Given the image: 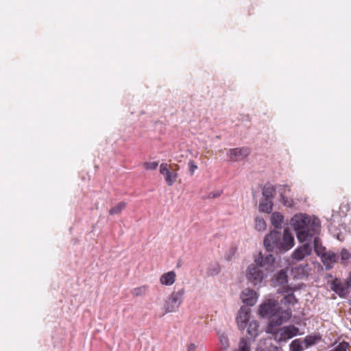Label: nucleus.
I'll list each match as a JSON object with an SVG mask.
<instances>
[{"label": "nucleus", "mask_w": 351, "mask_h": 351, "mask_svg": "<svg viewBox=\"0 0 351 351\" xmlns=\"http://www.w3.org/2000/svg\"><path fill=\"white\" fill-rule=\"evenodd\" d=\"M246 278L249 282L254 286H256L262 282L264 274L261 267L256 264H251L247 269Z\"/></svg>", "instance_id": "423d86ee"}, {"label": "nucleus", "mask_w": 351, "mask_h": 351, "mask_svg": "<svg viewBox=\"0 0 351 351\" xmlns=\"http://www.w3.org/2000/svg\"><path fill=\"white\" fill-rule=\"evenodd\" d=\"M252 343V341L247 338L242 337L239 342L238 348L234 351H251Z\"/></svg>", "instance_id": "b1692460"}, {"label": "nucleus", "mask_w": 351, "mask_h": 351, "mask_svg": "<svg viewBox=\"0 0 351 351\" xmlns=\"http://www.w3.org/2000/svg\"><path fill=\"white\" fill-rule=\"evenodd\" d=\"M184 293L185 290L184 288H182L178 291L173 292L169 295L165 304L166 313L176 312L178 310L183 300Z\"/></svg>", "instance_id": "39448f33"}, {"label": "nucleus", "mask_w": 351, "mask_h": 351, "mask_svg": "<svg viewBox=\"0 0 351 351\" xmlns=\"http://www.w3.org/2000/svg\"><path fill=\"white\" fill-rule=\"evenodd\" d=\"M176 280V273L173 271H168L163 274L160 278L161 284L170 286L174 283Z\"/></svg>", "instance_id": "412c9836"}, {"label": "nucleus", "mask_w": 351, "mask_h": 351, "mask_svg": "<svg viewBox=\"0 0 351 351\" xmlns=\"http://www.w3.org/2000/svg\"><path fill=\"white\" fill-rule=\"evenodd\" d=\"M340 213H341L343 215H346V213L350 210V206L348 203L341 204L339 206Z\"/></svg>", "instance_id": "e433bc0d"}, {"label": "nucleus", "mask_w": 351, "mask_h": 351, "mask_svg": "<svg viewBox=\"0 0 351 351\" xmlns=\"http://www.w3.org/2000/svg\"><path fill=\"white\" fill-rule=\"evenodd\" d=\"M280 196L281 198L282 203L285 206H286L287 208H294L295 202L293 199L286 197L283 194V193L280 191Z\"/></svg>", "instance_id": "cd10ccee"}, {"label": "nucleus", "mask_w": 351, "mask_h": 351, "mask_svg": "<svg viewBox=\"0 0 351 351\" xmlns=\"http://www.w3.org/2000/svg\"><path fill=\"white\" fill-rule=\"evenodd\" d=\"M312 252L311 246L308 243L297 247L291 254V258L297 261L302 260L306 256L310 255Z\"/></svg>", "instance_id": "f8f14e48"}, {"label": "nucleus", "mask_w": 351, "mask_h": 351, "mask_svg": "<svg viewBox=\"0 0 351 351\" xmlns=\"http://www.w3.org/2000/svg\"><path fill=\"white\" fill-rule=\"evenodd\" d=\"M127 203L125 202H121L112 207L109 210V214L111 215H117L122 212L126 207Z\"/></svg>", "instance_id": "a878e982"}, {"label": "nucleus", "mask_w": 351, "mask_h": 351, "mask_svg": "<svg viewBox=\"0 0 351 351\" xmlns=\"http://www.w3.org/2000/svg\"><path fill=\"white\" fill-rule=\"evenodd\" d=\"M266 228V223L263 218H256L255 221V228L261 231L265 230Z\"/></svg>", "instance_id": "2f4dec72"}, {"label": "nucleus", "mask_w": 351, "mask_h": 351, "mask_svg": "<svg viewBox=\"0 0 351 351\" xmlns=\"http://www.w3.org/2000/svg\"><path fill=\"white\" fill-rule=\"evenodd\" d=\"M221 271V268L219 264L216 263L209 266L208 273L210 276H216Z\"/></svg>", "instance_id": "c756f323"}, {"label": "nucleus", "mask_w": 351, "mask_h": 351, "mask_svg": "<svg viewBox=\"0 0 351 351\" xmlns=\"http://www.w3.org/2000/svg\"><path fill=\"white\" fill-rule=\"evenodd\" d=\"M259 327V324L257 321L250 322L248 324L247 333L250 335L249 338H247L248 340L251 341H254L255 338L258 336V329Z\"/></svg>", "instance_id": "6ab92c4d"}, {"label": "nucleus", "mask_w": 351, "mask_h": 351, "mask_svg": "<svg viewBox=\"0 0 351 351\" xmlns=\"http://www.w3.org/2000/svg\"><path fill=\"white\" fill-rule=\"evenodd\" d=\"M281 302L285 304H292L294 305L295 304L298 302V300L296 298L295 295L293 292L291 293H289L286 295L281 300Z\"/></svg>", "instance_id": "bb28decb"}, {"label": "nucleus", "mask_w": 351, "mask_h": 351, "mask_svg": "<svg viewBox=\"0 0 351 351\" xmlns=\"http://www.w3.org/2000/svg\"><path fill=\"white\" fill-rule=\"evenodd\" d=\"M271 282L275 287L288 283V275L285 269L278 271L273 276Z\"/></svg>", "instance_id": "dca6fc26"}, {"label": "nucleus", "mask_w": 351, "mask_h": 351, "mask_svg": "<svg viewBox=\"0 0 351 351\" xmlns=\"http://www.w3.org/2000/svg\"><path fill=\"white\" fill-rule=\"evenodd\" d=\"M280 317H282L284 322H287L290 319L291 317V309H287V310H282L281 308V311L280 312Z\"/></svg>", "instance_id": "473e14b6"}, {"label": "nucleus", "mask_w": 351, "mask_h": 351, "mask_svg": "<svg viewBox=\"0 0 351 351\" xmlns=\"http://www.w3.org/2000/svg\"><path fill=\"white\" fill-rule=\"evenodd\" d=\"M282 317H280V313L276 315H273L269 318V322L266 327V332L271 335H276L279 332L278 326H281L284 323Z\"/></svg>", "instance_id": "6e6552de"}, {"label": "nucleus", "mask_w": 351, "mask_h": 351, "mask_svg": "<svg viewBox=\"0 0 351 351\" xmlns=\"http://www.w3.org/2000/svg\"><path fill=\"white\" fill-rule=\"evenodd\" d=\"M281 307L275 300H268L259 305L258 314L261 317H271L280 313Z\"/></svg>", "instance_id": "7ed1b4c3"}, {"label": "nucleus", "mask_w": 351, "mask_h": 351, "mask_svg": "<svg viewBox=\"0 0 351 351\" xmlns=\"http://www.w3.org/2000/svg\"><path fill=\"white\" fill-rule=\"evenodd\" d=\"M263 254L261 252L258 253L254 259L255 263L261 268H265L269 272L274 271L276 264V257L275 254L267 252Z\"/></svg>", "instance_id": "20e7f679"}, {"label": "nucleus", "mask_w": 351, "mask_h": 351, "mask_svg": "<svg viewBox=\"0 0 351 351\" xmlns=\"http://www.w3.org/2000/svg\"><path fill=\"white\" fill-rule=\"evenodd\" d=\"M160 173L164 176L165 182L168 186H172L176 181L178 173L173 171H171L167 168V163H162L160 166Z\"/></svg>", "instance_id": "ddd939ff"}, {"label": "nucleus", "mask_w": 351, "mask_h": 351, "mask_svg": "<svg viewBox=\"0 0 351 351\" xmlns=\"http://www.w3.org/2000/svg\"><path fill=\"white\" fill-rule=\"evenodd\" d=\"M234 250H232V252H230V254L226 257V259H227L228 261H230V260L231 259L232 256V255H234Z\"/></svg>", "instance_id": "c03bdc74"}, {"label": "nucleus", "mask_w": 351, "mask_h": 351, "mask_svg": "<svg viewBox=\"0 0 351 351\" xmlns=\"http://www.w3.org/2000/svg\"><path fill=\"white\" fill-rule=\"evenodd\" d=\"M289 348L290 351H303L302 340L300 339H294L290 343Z\"/></svg>", "instance_id": "c85d7f7f"}, {"label": "nucleus", "mask_w": 351, "mask_h": 351, "mask_svg": "<svg viewBox=\"0 0 351 351\" xmlns=\"http://www.w3.org/2000/svg\"><path fill=\"white\" fill-rule=\"evenodd\" d=\"M322 339V337L319 334L313 335H307L304 339V343L306 348L313 346L320 341Z\"/></svg>", "instance_id": "5701e85b"}, {"label": "nucleus", "mask_w": 351, "mask_h": 351, "mask_svg": "<svg viewBox=\"0 0 351 351\" xmlns=\"http://www.w3.org/2000/svg\"><path fill=\"white\" fill-rule=\"evenodd\" d=\"M142 290H143V288L142 287H137V288H135L133 290V294L136 296H138V295H141L142 293Z\"/></svg>", "instance_id": "58836bf2"}, {"label": "nucleus", "mask_w": 351, "mask_h": 351, "mask_svg": "<svg viewBox=\"0 0 351 351\" xmlns=\"http://www.w3.org/2000/svg\"><path fill=\"white\" fill-rule=\"evenodd\" d=\"M250 319V312L244 306H241L237 317V322L240 330H243L247 325Z\"/></svg>", "instance_id": "4468645a"}, {"label": "nucleus", "mask_w": 351, "mask_h": 351, "mask_svg": "<svg viewBox=\"0 0 351 351\" xmlns=\"http://www.w3.org/2000/svg\"><path fill=\"white\" fill-rule=\"evenodd\" d=\"M255 351H263L261 348H257Z\"/></svg>", "instance_id": "a18cd8bd"}, {"label": "nucleus", "mask_w": 351, "mask_h": 351, "mask_svg": "<svg viewBox=\"0 0 351 351\" xmlns=\"http://www.w3.org/2000/svg\"><path fill=\"white\" fill-rule=\"evenodd\" d=\"M241 298L246 305L254 306L256 302V293L252 289H245L243 291Z\"/></svg>", "instance_id": "2eb2a0df"}, {"label": "nucleus", "mask_w": 351, "mask_h": 351, "mask_svg": "<svg viewBox=\"0 0 351 351\" xmlns=\"http://www.w3.org/2000/svg\"><path fill=\"white\" fill-rule=\"evenodd\" d=\"M294 243V237L289 228H285L283 234L280 230H273L263 239L266 252L274 253L275 255L288 252L293 247Z\"/></svg>", "instance_id": "f03ea898"}, {"label": "nucleus", "mask_w": 351, "mask_h": 351, "mask_svg": "<svg viewBox=\"0 0 351 351\" xmlns=\"http://www.w3.org/2000/svg\"><path fill=\"white\" fill-rule=\"evenodd\" d=\"M188 165L191 175H193L195 171L197 169V165L192 160H189Z\"/></svg>", "instance_id": "f704fd0d"}, {"label": "nucleus", "mask_w": 351, "mask_h": 351, "mask_svg": "<svg viewBox=\"0 0 351 351\" xmlns=\"http://www.w3.org/2000/svg\"><path fill=\"white\" fill-rule=\"evenodd\" d=\"M290 224L300 243L311 241L313 237L318 234L321 229V223L317 217L311 219L308 215L303 213L295 215L291 219Z\"/></svg>", "instance_id": "f257e3e1"}, {"label": "nucleus", "mask_w": 351, "mask_h": 351, "mask_svg": "<svg viewBox=\"0 0 351 351\" xmlns=\"http://www.w3.org/2000/svg\"><path fill=\"white\" fill-rule=\"evenodd\" d=\"M312 239H313L314 251L317 256H319L322 252H325L326 248L322 246L321 240L317 234L314 235Z\"/></svg>", "instance_id": "393cba45"}, {"label": "nucleus", "mask_w": 351, "mask_h": 351, "mask_svg": "<svg viewBox=\"0 0 351 351\" xmlns=\"http://www.w3.org/2000/svg\"><path fill=\"white\" fill-rule=\"evenodd\" d=\"M230 159L233 161H239L249 156L250 151L248 147H237L230 149Z\"/></svg>", "instance_id": "9b49d317"}, {"label": "nucleus", "mask_w": 351, "mask_h": 351, "mask_svg": "<svg viewBox=\"0 0 351 351\" xmlns=\"http://www.w3.org/2000/svg\"><path fill=\"white\" fill-rule=\"evenodd\" d=\"M221 342L225 348L229 347L228 339L226 337H221L220 338Z\"/></svg>", "instance_id": "4c0bfd02"}, {"label": "nucleus", "mask_w": 351, "mask_h": 351, "mask_svg": "<svg viewBox=\"0 0 351 351\" xmlns=\"http://www.w3.org/2000/svg\"><path fill=\"white\" fill-rule=\"evenodd\" d=\"M273 199L263 197L259 204L258 210L261 213H270L273 210Z\"/></svg>", "instance_id": "aec40b11"}, {"label": "nucleus", "mask_w": 351, "mask_h": 351, "mask_svg": "<svg viewBox=\"0 0 351 351\" xmlns=\"http://www.w3.org/2000/svg\"><path fill=\"white\" fill-rule=\"evenodd\" d=\"M158 166V162H146L144 164L145 169H146L147 170H149V169L155 170L157 169Z\"/></svg>", "instance_id": "72a5a7b5"}, {"label": "nucleus", "mask_w": 351, "mask_h": 351, "mask_svg": "<svg viewBox=\"0 0 351 351\" xmlns=\"http://www.w3.org/2000/svg\"><path fill=\"white\" fill-rule=\"evenodd\" d=\"M350 343L346 341L340 342L337 346H335L332 351H346L349 348Z\"/></svg>", "instance_id": "7c9ffc66"}, {"label": "nucleus", "mask_w": 351, "mask_h": 351, "mask_svg": "<svg viewBox=\"0 0 351 351\" xmlns=\"http://www.w3.org/2000/svg\"><path fill=\"white\" fill-rule=\"evenodd\" d=\"M276 194V186L270 183H266L262 187L263 197L274 199Z\"/></svg>", "instance_id": "a211bd4d"}, {"label": "nucleus", "mask_w": 351, "mask_h": 351, "mask_svg": "<svg viewBox=\"0 0 351 351\" xmlns=\"http://www.w3.org/2000/svg\"><path fill=\"white\" fill-rule=\"evenodd\" d=\"M330 289L334 291L341 298H346L350 293V290L346 287V285H343L341 280L335 278L330 283Z\"/></svg>", "instance_id": "9d476101"}, {"label": "nucleus", "mask_w": 351, "mask_h": 351, "mask_svg": "<svg viewBox=\"0 0 351 351\" xmlns=\"http://www.w3.org/2000/svg\"><path fill=\"white\" fill-rule=\"evenodd\" d=\"M284 222V217L278 212H274L271 216V223L276 229H281Z\"/></svg>", "instance_id": "4be33fe9"}, {"label": "nucleus", "mask_w": 351, "mask_h": 351, "mask_svg": "<svg viewBox=\"0 0 351 351\" xmlns=\"http://www.w3.org/2000/svg\"><path fill=\"white\" fill-rule=\"evenodd\" d=\"M337 263L347 266L351 259V252L346 248H342L339 253H337Z\"/></svg>", "instance_id": "f3484780"}, {"label": "nucleus", "mask_w": 351, "mask_h": 351, "mask_svg": "<svg viewBox=\"0 0 351 351\" xmlns=\"http://www.w3.org/2000/svg\"><path fill=\"white\" fill-rule=\"evenodd\" d=\"M276 186V189H278V192L280 193V191H282L283 193H285V188L287 186V184H283V185H281V184H279L278 186Z\"/></svg>", "instance_id": "a19ab883"}, {"label": "nucleus", "mask_w": 351, "mask_h": 351, "mask_svg": "<svg viewBox=\"0 0 351 351\" xmlns=\"http://www.w3.org/2000/svg\"><path fill=\"white\" fill-rule=\"evenodd\" d=\"M319 256L321 257L322 262L324 265L326 270H330L333 268L334 264L337 263V253L332 251L324 252Z\"/></svg>", "instance_id": "1a4fd4ad"}, {"label": "nucleus", "mask_w": 351, "mask_h": 351, "mask_svg": "<svg viewBox=\"0 0 351 351\" xmlns=\"http://www.w3.org/2000/svg\"><path fill=\"white\" fill-rule=\"evenodd\" d=\"M195 348H196V346L194 343H190L188 346L187 351H195Z\"/></svg>", "instance_id": "79ce46f5"}, {"label": "nucleus", "mask_w": 351, "mask_h": 351, "mask_svg": "<svg viewBox=\"0 0 351 351\" xmlns=\"http://www.w3.org/2000/svg\"><path fill=\"white\" fill-rule=\"evenodd\" d=\"M346 287L349 290L351 288V274L349 275L345 282Z\"/></svg>", "instance_id": "ea45409f"}, {"label": "nucleus", "mask_w": 351, "mask_h": 351, "mask_svg": "<svg viewBox=\"0 0 351 351\" xmlns=\"http://www.w3.org/2000/svg\"><path fill=\"white\" fill-rule=\"evenodd\" d=\"M300 330L298 327L294 325H289L281 327L279 328V338L277 340L278 342H286L288 339H290L299 335Z\"/></svg>", "instance_id": "0eeeda50"}, {"label": "nucleus", "mask_w": 351, "mask_h": 351, "mask_svg": "<svg viewBox=\"0 0 351 351\" xmlns=\"http://www.w3.org/2000/svg\"><path fill=\"white\" fill-rule=\"evenodd\" d=\"M289 291H293V289L289 286H287V287L284 288V292H288Z\"/></svg>", "instance_id": "37998d69"}, {"label": "nucleus", "mask_w": 351, "mask_h": 351, "mask_svg": "<svg viewBox=\"0 0 351 351\" xmlns=\"http://www.w3.org/2000/svg\"><path fill=\"white\" fill-rule=\"evenodd\" d=\"M222 193V191L221 190H217V191H213V192H210L208 196H207V198L208 199H215V198H217L219 197Z\"/></svg>", "instance_id": "c9c22d12"}]
</instances>
